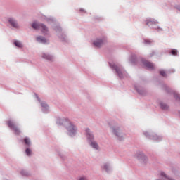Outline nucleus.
<instances>
[{
	"instance_id": "nucleus-6",
	"label": "nucleus",
	"mask_w": 180,
	"mask_h": 180,
	"mask_svg": "<svg viewBox=\"0 0 180 180\" xmlns=\"http://www.w3.org/2000/svg\"><path fill=\"white\" fill-rule=\"evenodd\" d=\"M145 67L148 70H154V65L150 62H145Z\"/></svg>"
},
{
	"instance_id": "nucleus-2",
	"label": "nucleus",
	"mask_w": 180,
	"mask_h": 180,
	"mask_svg": "<svg viewBox=\"0 0 180 180\" xmlns=\"http://www.w3.org/2000/svg\"><path fill=\"white\" fill-rule=\"evenodd\" d=\"M32 27L36 30H40L43 33H47L48 32L47 27H46V25L41 23H37L36 22L32 23Z\"/></svg>"
},
{
	"instance_id": "nucleus-9",
	"label": "nucleus",
	"mask_w": 180,
	"mask_h": 180,
	"mask_svg": "<svg viewBox=\"0 0 180 180\" xmlns=\"http://www.w3.org/2000/svg\"><path fill=\"white\" fill-rule=\"evenodd\" d=\"M37 41H39V43H46L47 42V40L43 37H37Z\"/></svg>"
},
{
	"instance_id": "nucleus-11",
	"label": "nucleus",
	"mask_w": 180,
	"mask_h": 180,
	"mask_svg": "<svg viewBox=\"0 0 180 180\" xmlns=\"http://www.w3.org/2000/svg\"><path fill=\"white\" fill-rule=\"evenodd\" d=\"M91 147H93V148H96V150H98V148H99L98 143H96V142L95 141L91 142Z\"/></svg>"
},
{
	"instance_id": "nucleus-18",
	"label": "nucleus",
	"mask_w": 180,
	"mask_h": 180,
	"mask_svg": "<svg viewBox=\"0 0 180 180\" xmlns=\"http://www.w3.org/2000/svg\"><path fill=\"white\" fill-rule=\"evenodd\" d=\"M160 75H162V77H167V74L165 73V71H164V70H161L160 72Z\"/></svg>"
},
{
	"instance_id": "nucleus-24",
	"label": "nucleus",
	"mask_w": 180,
	"mask_h": 180,
	"mask_svg": "<svg viewBox=\"0 0 180 180\" xmlns=\"http://www.w3.org/2000/svg\"><path fill=\"white\" fill-rule=\"evenodd\" d=\"M148 23H150V22H148L147 25H148Z\"/></svg>"
},
{
	"instance_id": "nucleus-4",
	"label": "nucleus",
	"mask_w": 180,
	"mask_h": 180,
	"mask_svg": "<svg viewBox=\"0 0 180 180\" xmlns=\"http://www.w3.org/2000/svg\"><path fill=\"white\" fill-rule=\"evenodd\" d=\"M7 124H8V127H10V129H12V130H13L15 131V134H20V130H19V128H18V127H16V125H15L13 122L8 121Z\"/></svg>"
},
{
	"instance_id": "nucleus-15",
	"label": "nucleus",
	"mask_w": 180,
	"mask_h": 180,
	"mask_svg": "<svg viewBox=\"0 0 180 180\" xmlns=\"http://www.w3.org/2000/svg\"><path fill=\"white\" fill-rule=\"evenodd\" d=\"M160 108H162V109H168V105H167V104L161 103Z\"/></svg>"
},
{
	"instance_id": "nucleus-17",
	"label": "nucleus",
	"mask_w": 180,
	"mask_h": 180,
	"mask_svg": "<svg viewBox=\"0 0 180 180\" xmlns=\"http://www.w3.org/2000/svg\"><path fill=\"white\" fill-rule=\"evenodd\" d=\"M171 53L173 56H176L178 54V51L173 49L172 50Z\"/></svg>"
},
{
	"instance_id": "nucleus-1",
	"label": "nucleus",
	"mask_w": 180,
	"mask_h": 180,
	"mask_svg": "<svg viewBox=\"0 0 180 180\" xmlns=\"http://www.w3.org/2000/svg\"><path fill=\"white\" fill-rule=\"evenodd\" d=\"M63 124L67 127V130H68L70 135L72 136V134H75V131H77V129H75V127L72 124L71 122L70 121H63Z\"/></svg>"
},
{
	"instance_id": "nucleus-12",
	"label": "nucleus",
	"mask_w": 180,
	"mask_h": 180,
	"mask_svg": "<svg viewBox=\"0 0 180 180\" xmlns=\"http://www.w3.org/2000/svg\"><path fill=\"white\" fill-rule=\"evenodd\" d=\"M14 44H15V46H16V47H22V43H20V41H15V42H14Z\"/></svg>"
},
{
	"instance_id": "nucleus-7",
	"label": "nucleus",
	"mask_w": 180,
	"mask_h": 180,
	"mask_svg": "<svg viewBox=\"0 0 180 180\" xmlns=\"http://www.w3.org/2000/svg\"><path fill=\"white\" fill-rule=\"evenodd\" d=\"M8 22L11 25V26H13V27H18V22H16V21L14 19L9 18Z\"/></svg>"
},
{
	"instance_id": "nucleus-16",
	"label": "nucleus",
	"mask_w": 180,
	"mask_h": 180,
	"mask_svg": "<svg viewBox=\"0 0 180 180\" xmlns=\"http://www.w3.org/2000/svg\"><path fill=\"white\" fill-rule=\"evenodd\" d=\"M25 153L27 155H30V154H32V150L30 148H27Z\"/></svg>"
},
{
	"instance_id": "nucleus-20",
	"label": "nucleus",
	"mask_w": 180,
	"mask_h": 180,
	"mask_svg": "<svg viewBox=\"0 0 180 180\" xmlns=\"http://www.w3.org/2000/svg\"><path fill=\"white\" fill-rule=\"evenodd\" d=\"M108 168H109V166H108V165H104V169H105V171H108Z\"/></svg>"
},
{
	"instance_id": "nucleus-10",
	"label": "nucleus",
	"mask_w": 180,
	"mask_h": 180,
	"mask_svg": "<svg viewBox=\"0 0 180 180\" xmlns=\"http://www.w3.org/2000/svg\"><path fill=\"white\" fill-rule=\"evenodd\" d=\"M113 133L117 137H120V129H113Z\"/></svg>"
},
{
	"instance_id": "nucleus-5",
	"label": "nucleus",
	"mask_w": 180,
	"mask_h": 180,
	"mask_svg": "<svg viewBox=\"0 0 180 180\" xmlns=\"http://www.w3.org/2000/svg\"><path fill=\"white\" fill-rule=\"evenodd\" d=\"M105 43H106V39H97L94 42V44L96 47H101V46H103Z\"/></svg>"
},
{
	"instance_id": "nucleus-22",
	"label": "nucleus",
	"mask_w": 180,
	"mask_h": 180,
	"mask_svg": "<svg viewBox=\"0 0 180 180\" xmlns=\"http://www.w3.org/2000/svg\"><path fill=\"white\" fill-rule=\"evenodd\" d=\"M174 96H175V98H179V95L176 94H174Z\"/></svg>"
},
{
	"instance_id": "nucleus-14",
	"label": "nucleus",
	"mask_w": 180,
	"mask_h": 180,
	"mask_svg": "<svg viewBox=\"0 0 180 180\" xmlns=\"http://www.w3.org/2000/svg\"><path fill=\"white\" fill-rule=\"evenodd\" d=\"M43 57L44 58H46V60H51V56H50V55H48V54H44L43 55Z\"/></svg>"
},
{
	"instance_id": "nucleus-21",
	"label": "nucleus",
	"mask_w": 180,
	"mask_h": 180,
	"mask_svg": "<svg viewBox=\"0 0 180 180\" xmlns=\"http://www.w3.org/2000/svg\"><path fill=\"white\" fill-rule=\"evenodd\" d=\"M79 180H87L86 177H81Z\"/></svg>"
},
{
	"instance_id": "nucleus-23",
	"label": "nucleus",
	"mask_w": 180,
	"mask_h": 180,
	"mask_svg": "<svg viewBox=\"0 0 180 180\" xmlns=\"http://www.w3.org/2000/svg\"><path fill=\"white\" fill-rule=\"evenodd\" d=\"M141 157H143V155H140Z\"/></svg>"
},
{
	"instance_id": "nucleus-8",
	"label": "nucleus",
	"mask_w": 180,
	"mask_h": 180,
	"mask_svg": "<svg viewBox=\"0 0 180 180\" xmlns=\"http://www.w3.org/2000/svg\"><path fill=\"white\" fill-rule=\"evenodd\" d=\"M86 134H87V139H88L89 140H92V139H94V135H92V134H91V131H89V129H86Z\"/></svg>"
},
{
	"instance_id": "nucleus-19",
	"label": "nucleus",
	"mask_w": 180,
	"mask_h": 180,
	"mask_svg": "<svg viewBox=\"0 0 180 180\" xmlns=\"http://www.w3.org/2000/svg\"><path fill=\"white\" fill-rule=\"evenodd\" d=\"M41 105L42 108H48V105H47V104H46V103H41Z\"/></svg>"
},
{
	"instance_id": "nucleus-3",
	"label": "nucleus",
	"mask_w": 180,
	"mask_h": 180,
	"mask_svg": "<svg viewBox=\"0 0 180 180\" xmlns=\"http://www.w3.org/2000/svg\"><path fill=\"white\" fill-rule=\"evenodd\" d=\"M111 68H112L113 70H115L116 72L118 74V76L120 77V78H123V73H124L123 72V70H122V68H120V67L117 66L115 64H110V65Z\"/></svg>"
},
{
	"instance_id": "nucleus-13",
	"label": "nucleus",
	"mask_w": 180,
	"mask_h": 180,
	"mask_svg": "<svg viewBox=\"0 0 180 180\" xmlns=\"http://www.w3.org/2000/svg\"><path fill=\"white\" fill-rule=\"evenodd\" d=\"M24 142L27 146H30V140L29 139V138H25Z\"/></svg>"
}]
</instances>
